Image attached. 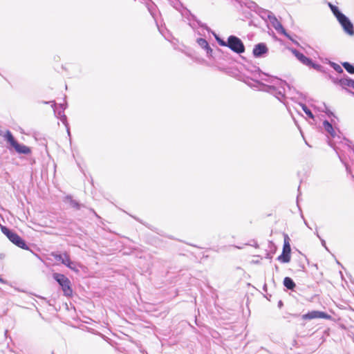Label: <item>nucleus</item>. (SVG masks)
I'll list each match as a JSON object with an SVG mask.
<instances>
[{
    "instance_id": "f257e3e1",
    "label": "nucleus",
    "mask_w": 354,
    "mask_h": 354,
    "mask_svg": "<svg viewBox=\"0 0 354 354\" xmlns=\"http://www.w3.org/2000/svg\"><path fill=\"white\" fill-rule=\"evenodd\" d=\"M259 77L263 81L269 83L270 84H262L263 91L273 95L280 102H283L285 98V87L289 86L286 81L282 80L274 76H270L265 73H262L260 69H258Z\"/></svg>"
},
{
    "instance_id": "f03ea898",
    "label": "nucleus",
    "mask_w": 354,
    "mask_h": 354,
    "mask_svg": "<svg viewBox=\"0 0 354 354\" xmlns=\"http://www.w3.org/2000/svg\"><path fill=\"white\" fill-rule=\"evenodd\" d=\"M328 5L344 31L348 35H354V26L349 18L343 14L337 6L332 4L331 3H328Z\"/></svg>"
},
{
    "instance_id": "7ed1b4c3",
    "label": "nucleus",
    "mask_w": 354,
    "mask_h": 354,
    "mask_svg": "<svg viewBox=\"0 0 354 354\" xmlns=\"http://www.w3.org/2000/svg\"><path fill=\"white\" fill-rule=\"evenodd\" d=\"M1 232L7 236L10 241L16 246L24 250H30L25 241L13 230H10L6 226H1Z\"/></svg>"
},
{
    "instance_id": "20e7f679",
    "label": "nucleus",
    "mask_w": 354,
    "mask_h": 354,
    "mask_svg": "<svg viewBox=\"0 0 354 354\" xmlns=\"http://www.w3.org/2000/svg\"><path fill=\"white\" fill-rule=\"evenodd\" d=\"M4 138L6 141L15 149V151L20 154H26L28 155L30 153L31 150L30 148L23 145L19 144L14 138L12 133L7 130L3 136Z\"/></svg>"
},
{
    "instance_id": "39448f33",
    "label": "nucleus",
    "mask_w": 354,
    "mask_h": 354,
    "mask_svg": "<svg viewBox=\"0 0 354 354\" xmlns=\"http://www.w3.org/2000/svg\"><path fill=\"white\" fill-rule=\"evenodd\" d=\"M53 277L61 286L65 296L70 297L72 295L73 290L71 286V281L64 274L55 272L53 273Z\"/></svg>"
},
{
    "instance_id": "423d86ee",
    "label": "nucleus",
    "mask_w": 354,
    "mask_h": 354,
    "mask_svg": "<svg viewBox=\"0 0 354 354\" xmlns=\"http://www.w3.org/2000/svg\"><path fill=\"white\" fill-rule=\"evenodd\" d=\"M291 51L292 54L297 57V59L304 65L307 66L310 68H313L318 71H324V67L322 65L314 63L312 59L307 57L303 53H300L297 50L292 49Z\"/></svg>"
},
{
    "instance_id": "0eeeda50",
    "label": "nucleus",
    "mask_w": 354,
    "mask_h": 354,
    "mask_svg": "<svg viewBox=\"0 0 354 354\" xmlns=\"http://www.w3.org/2000/svg\"><path fill=\"white\" fill-rule=\"evenodd\" d=\"M227 47L237 54H241L245 52V46L240 38L235 35H230L226 41Z\"/></svg>"
},
{
    "instance_id": "6e6552de",
    "label": "nucleus",
    "mask_w": 354,
    "mask_h": 354,
    "mask_svg": "<svg viewBox=\"0 0 354 354\" xmlns=\"http://www.w3.org/2000/svg\"><path fill=\"white\" fill-rule=\"evenodd\" d=\"M289 241L288 236L285 234L282 253L277 258L278 261L283 263H288L290 261L291 248Z\"/></svg>"
},
{
    "instance_id": "1a4fd4ad",
    "label": "nucleus",
    "mask_w": 354,
    "mask_h": 354,
    "mask_svg": "<svg viewBox=\"0 0 354 354\" xmlns=\"http://www.w3.org/2000/svg\"><path fill=\"white\" fill-rule=\"evenodd\" d=\"M303 319H313L317 318H322V319H330V315H328L327 313L322 312V311H318V310H313L310 312H308L306 314H304L302 315Z\"/></svg>"
},
{
    "instance_id": "9d476101",
    "label": "nucleus",
    "mask_w": 354,
    "mask_h": 354,
    "mask_svg": "<svg viewBox=\"0 0 354 354\" xmlns=\"http://www.w3.org/2000/svg\"><path fill=\"white\" fill-rule=\"evenodd\" d=\"M268 48L265 43H259L254 46L252 54L254 57H261L266 55Z\"/></svg>"
},
{
    "instance_id": "9b49d317",
    "label": "nucleus",
    "mask_w": 354,
    "mask_h": 354,
    "mask_svg": "<svg viewBox=\"0 0 354 354\" xmlns=\"http://www.w3.org/2000/svg\"><path fill=\"white\" fill-rule=\"evenodd\" d=\"M273 28L277 31L278 33L284 36H288V32L282 26L281 23L273 15L269 19Z\"/></svg>"
},
{
    "instance_id": "f8f14e48",
    "label": "nucleus",
    "mask_w": 354,
    "mask_h": 354,
    "mask_svg": "<svg viewBox=\"0 0 354 354\" xmlns=\"http://www.w3.org/2000/svg\"><path fill=\"white\" fill-rule=\"evenodd\" d=\"M183 12H182L183 16L186 17L189 21H190L191 19L195 21L200 27L208 30V27L206 26V24L202 23L200 20H198L196 18V17L188 9L185 8H183Z\"/></svg>"
},
{
    "instance_id": "ddd939ff",
    "label": "nucleus",
    "mask_w": 354,
    "mask_h": 354,
    "mask_svg": "<svg viewBox=\"0 0 354 354\" xmlns=\"http://www.w3.org/2000/svg\"><path fill=\"white\" fill-rule=\"evenodd\" d=\"M341 87L346 89L347 87L354 89V80L350 78L346 74H343L341 82Z\"/></svg>"
},
{
    "instance_id": "4468645a",
    "label": "nucleus",
    "mask_w": 354,
    "mask_h": 354,
    "mask_svg": "<svg viewBox=\"0 0 354 354\" xmlns=\"http://www.w3.org/2000/svg\"><path fill=\"white\" fill-rule=\"evenodd\" d=\"M59 107L60 109L59 110H56V107L53 108L55 114H56L57 117L59 118L61 121L66 124L67 122V118L64 114L66 106L64 104H59Z\"/></svg>"
},
{
    "instance_id": "2eb2a0df",
    "label": "nucleus",
    "mask_w": 354,
    "mask_h": 354,
    "mask_svg": "<svg viewBox=\"0 0 354 354\" xmlns=\"http://www.w3.org/2000/svg\"><path fill=\"white\" fill-rule=\"evenodd\" d=\"M54 257L56 261H61L62 263L65 266H66L71 260L69 255L66 252L55 254Z\"/></svg>"
},
{
    "instance_id": "dca6fc26",
    "label": "nucleus",
    "mask_w": 354,
    "mask_h": 354,
    "mask_svg": "<svg viewBox=\"0 0 354 354\" xmlns=\"http://www.w3.org/2000/svg\"><path fill=\"white\" fill-rule=\"evenodd\" d=\"M283 284L288 290H294L296 287L295 283L292 279L289 277H286L283 279Z\"/></svg>"
},
{
    "instance_id": "f3484780",
    "label": "nucleus",
    "mask_w": 354,
    "mask_h": 354,
    "mask_svg": "<svg viewBox=\"0 0 354 354\" xmlns=\"http://www.w3.org/2000/svg\"><path fill=\"white\" fill-rule=\"evenodd\" d=\"M257 13L263 19H270V17L272 16H273V13L269 10H265V9H263L261 8H258V10H257Z\"/></svg>"
},
{
    "instance_id": "a211bd4d",
    "label": "nucleus",
    "mask_w": 354,
    "mask_h": 354,
    "mask_svg": "<svg viewBox=\"0 0 354 354\" xmlns=\"http://www.w3.org/2000/svg\"><path fill=\"white\" fill-rule=\"evenodd\" d=\"M323 125L325 131L334 138L335 136V131L331 123H330L328 120H324L323 122Z\"/></svg>"
},
{
    "instance_id": "6ab92c4d",
    "label": "nucleus",
    "mask_w": 354,
    "mask_h": 354,
    "mask_svg": "<svg viewBox=\"0 0 354 354\" xmlns=\"http://www.w3.org/2000/svg\"><path fill=\"white\" fill-rule=\"evenodd\" d=\"M65 201L69 203L70 205L76 209H80L82 206V205L79 203L77 201L73 200L71 196H67L65 198Z\"/></svg>"
},
{
    "instance_id": "aec40b11",
    "label": "nucleus",
    "mask_w": 354,
    "mask_h": 354,
    "mask_svg": "<svg viewBox=\"0 0 354 354\" xmlns=\"http://www.w3.org/2000/svg\"><path fill=\"white\" fill-rule=\"evenodd\" d=\"M342 66L349 74H354V64L344 62L342 63Z\"/></svg>"
},
{
    "instance_id": "412c9836",
    "label": "nucleus",
    "mask_w": 354,
    "mask_h": 354,
    "mask_svg": "<svg viewBox=\"0 0 354 354\" xmlns=\"http://www.w3.org/2000/svg\"><path fill=\"white\" fill-rule=\"evenodd\" d=\"M299 105L301 106L302 110L310 118H314V115L313 114L312 111L307 107L305 104L299 103Z\"/></svg>"
},
{
    "instance_id": "4be33fe9",
    "label": "nucleus",
    "mask_w": 354,
    "mask_h": 354,
    "mask_svg": "<svg viewBox=\"0 0 354 354\" xmlns=\"http://www.w3.org/2000/svg\"><path fill=\"white\" fill-rule=\"evenodd\" d=\"M330 66L338 73L339 74H344V71L342 69V68L341 67V66H339V64L335 63V62H330Z\"/></svg>"
},
{
    "instance_id": "5701e85b",
    "label": "nucleus",
    "mask_w": 354,
    "mask_h": 354,
    "mask_svg": "<svg viewBox=\"0 0 354 354\" xmlns=\"http://www.w3.org/2000/svg\"><path fill=\"white\" fill-rule=\"evenodd\" d=\"M198 44L205 50L209 46L206 39L203 38H198L197 39Z\"/></svg>"
},
{
    "instance_id": "b1692460",
    "label": "nucleus",
    "mask_w": 354,
    "mask_h": 354,
    "mask_svg": "<svg viewBox=\"0 0 354 354\" xmlns=\"http://www.w3.org/2000/svg\"><path fill=\"white\" fill-rule=\"evenodd\" d=\"M66 266L73 271L78 272L77 263L75 262L72 261L71 260L68 261V263H67Z\"/></svg>"
},
{
    "instance_id": "393cba45",
    "label": "nucleus",
    "mask_w": 354,
    "mask_h": 354,
    "mask_svg": "<svg viewBox=\"0 0 354 354\" xmlns=\"http://www.w3.org/2000/svg\"><path fill=\"white\" fill-rule=\"evenodd\" d=\"M247 7L248 8H250L251 10L254 11L256 12H257V10H258V8H259L258 5L256 3L253 2V1L248 3H247Z\"/></svg>"
},
{
    "instance_id": "a878e982",
    "label": "nucleus",
    "mask_w": 354,
    "mask_h": 354,
    "mask_svg": "<svg viewBox=\"0 0 354 354\" xmlns=\"http://www.w3.org/2000/svg\"><path fill=\"white\" fill-rule=\"evenodd\" d=\"M328 77H329V79L332 81V82L334 84L339 85L341 86L342 77L338 78V77H333L332 75H329Z\"/></svg>"
},
{
    "instance_id": "bb28decb",
    "label": "nucleus",
    "mask_w": 354,
    "mask_h": 354,
    "mask_svg": "<svg viewBox=\"0 0 354 354\" xmlns=\"http://www.w3.org/2000/svg\"><path fill=\"white\" fill-rule=\"evenodd\" d=\"M214 37H215L216 41L218 42V44L220 46L227 47V44H226L225 41H224L223 39H222L221 38H220L218 35H216L215 34H214Z\"/></svg>"
},
{
    "instance_id": "cd10ccee",
    "label": "nucleus",
    "mask_w": 354,
    "mask_h": 354,
    "mask_svg": "<svg viewBox=\"0 0 354 354\" xmlns=\"http://www.w3.org/2000/svg\"><path fill=\"white\" fill-rule=\"evenodd\" d=\"M316 235L320 239L322 245L325 248V249L326 250H328V248L326 247V241L320 237V236L319 235L317 232H316Z\"/></svg>"
},
{
    "instance_id": "c85d7f7f",
    "label": "nucleus",
    "mask_w": 354,
    "mask_h": 354,
    "mask_svg": "<svg viewBox=\"0 0 354 354\" xmlns=\"http://www.w3.org/2000/svg\"><path fill=\"white\" fill-rule=\"evenodd\" d=\"M41 103L42 104H52L51 106L53 108H55L56 107V103L55 102V101H41Z\"/></svg>"
},
{
    "instance_id": "c756f323",
    "label": "nucleus",
    "mask_w": 354,
    "mask_h": 354,
    "mask_svg": "<svg viewBox=\"0 0 354 354\" xmlns=\"http://www.w3.org/2000/svg\"><path fill=\"white\" fill-rule=\"evenodd\" d=\"M205 50L208 57H212V53L213 50L209 46L205 49Z\"/></svg>"
},
{
    "instance_id": "7c9ffc66",
    "label": "nucleus",
    "mask_w": 354,
    "mask_h": 354,
    "mask_svg": "<svg viewBox=\"0 0 354 354\" xmlns=\"http://www.w3.org/2000/svg\"><path fill=\"white\" fill-rule=\"evenodd\" d=\"M282 306H283V302H282V301H281V300H280V301H279V302H278V307H279V308H281Z\"/></svg>"
},
{
    "instance_id": "2f4dec72",
    "label": "nucleus",
    "mask_w": 354,
    "mask_h": 354,
    "mask_svg": "<svg viewBox=\"0 0 354 354\" xmlns=\"http://www.w3.org/2000/svg\"><path fill=\"white\" fill-rule=\"evenodd\" d=\"M0 283H6V281L3 280L1 277H0Z\"/></svg>"
},
{
    "instance_id": "473e14b6",
    "label": "nucleus",
    "mask_w": 354,
    "mask_h": 354,
    "mask_svg": "<svg viewBox=\"0 0 354 354\" xmlns=\"http://www.w3.org/2000/svg\"><path fill=\"white\" fill-rule=\"evenodd\" d=\"M291 41H292L294 44H297V45H299V43H298L297 41L294 40V39H291Z\"/></svg>"
},
{
    "instance_id": "72a5a7b5",
    "label": "nucleus",
    "mask_w": 354,
    "mask_h": 354,
    "mask_svg": "<svg viewBox=\"0 0 354 354\" xmlns=\"http://www.w3.org/2000/svg\"><path fill=\"white\" fill-rule=\"evenodd\" d=\"M288 39H289L290 40H291L292 39V37L288 33V36H286Z\"/></svg>"
},
{
    "instance_id": "f704fd0d",
    "label": "nucleus",
    "mask_w": 354,
    "mask_h": 354,
    "mask_svg": "<svg viewBox=\"0 0 354 354\" xmlns=\"http://www.w3.org/2000/svg\"><path fill=\"white\" fill-rule=\"evenodd\" d=\"M263 290H264L265 291H266V290H267V285H266V284H264V286H263Z\"/></svg>"
},
{
    "instance_id": "c9c22d12",
    "label": "nucleus",
    "mask_w": 354,
    "mask_h": 354,
    "mask_svg": "<svg viewBox=\"0 0 354 354\" xmlns=\"http://www.w3.org/2000/svg\"><path fill=\"white\" fill-rule=\"evenodd\" d=\"M274 268H275V270H276V271H278V270H279V267H278V266L275 265Z\"/></svg>"
},
{
    "instance_id": "e433bc0d",
    "label": "nucleus",
    "mask_w": 354,
    "mask_h": 354,
    "mask_svg": "<svg viewBox=\"0 0 354 354\" xmlns=\"http://www.w3.org/2000/svg\"><path fill=\"white\" fill-rule=\"evenodd\" d=\"M328 115H333V113L330 111H329V113H328Z\"/></svg>"
},
{
    "instance_id": "4c0bfd02",
    "label": "nucleus",
    "mask_w": 354,
    "mask_h": 354,
    "mask_svg": "<svg viewBox=\"0 0 354 354\" xmlns=\"http://www.w3.org/2000/svg\"><path fill=\"white\" fill-rule=\"evenodd\" d=\"M304 223H305L306 225V226H308V227H309V226H308V223H306V221H304Z\"/></svg>"
},
{
    "instance_id": "58836bf2",
    "label": "nucleus",
    "mask_w": 354,
    "mask_h": 354,
    "mask_svg": "<svg viewBox=\"0 0 354 354\" xmlns=\"http://www.w3.org/2000/svg\"><path fill=\"white\" fill-rule=\"evenodd\" d=\"M293 317H297V315L296 314H294V315H292Z\"/></svg>"
},
{
    "instance_id": "ea45409f",
    "label": "nucleus",
    "mask_w": 354,
    "mask_h": 354,
    "mask_svg": "<svg viewBox=\"0 0 354 354\" xmlns=\"http://www.w3.org/2000/svg\"><path fill=\"white\" fill-rule=\"evenodd\" d=\"M92 212H93V214H95V215H96V216H97V214H96L95 212H94L93 210H92Z\"/></svg>"
},
{
    "instance_id": "a19ab883",
    "label": "nucleus",
    "mask_w": 354,
    "mask_h": 354,
    "mask_svg": "<svg viewBox=\"0 0 354 354\" xmlns=\"http://www.w3.org/2000/svg\"><path fill=\"white\" fill-rule=\"evenodd\" d=\"M351 93L354 95V93L353 92H352Z\"/></svg>"
},
{
    "instance_id": "79ce46f5",
    "label": "nucleus",
    "mask_w": 354,
    "mask_h": 354,
    "mask_svg": "<svg viewBox=\"0 0 354 354\" xmlns=\"http://www.w3.org/2000/svg\"><path fill=\"white\" fill-rule=\"evenodd\" d=\"M52 354H54V353H52Z\"/></svg>"
}]
</instances>
